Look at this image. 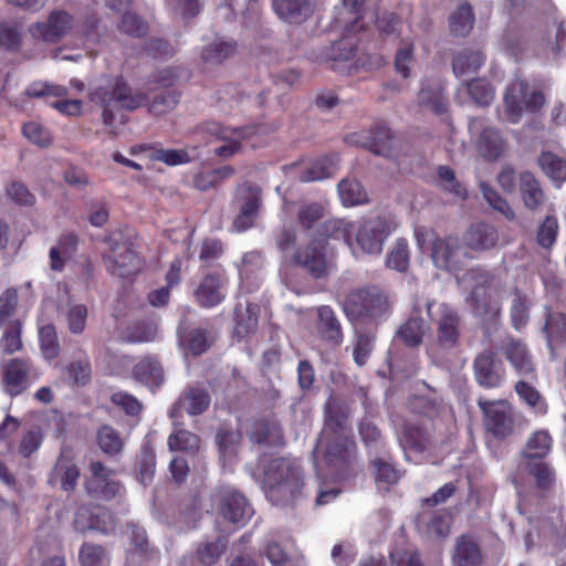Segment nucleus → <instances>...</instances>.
<instances>
[{
    "label": "nucleus",
    "instance_id": "obj_23",
    "mask_svg": "<svg viewBox=\"0 0 566 566\" xmlns=\"http://www.w3.org/2000/svg\"><path fill=\"white\" fill-rule=\"evenodd\" d=\"M500 352L518 375L528 376L535 373L532 354L522 339L511 336L504 338Z\"/></svg>",
    "mask_w": 566,
    "mask_h": 566
},
{
    "label": "nucleus",
    "instance_id": "obj_57",
    "mask_svg": "<svg viewBox=\"0 0 566 566\" xmlns=\"http://www.w3.org/2000/svg\"><path fill=\"white\" fill-rule=\"evenodd\" d=\"M182 343L192 356H199L210 348L212 340L209 339V333L206 328L196 327L189 329L182 336Z\"/></svg>",
    "mask_w": 566,
    "mask_h": 566
},
{
    "label": "nucleus",
    "instance_id": "obj_24",
    "mask_svg": "<svg viewBox=\"0 0 566 566\" xmlns=\"http://www.w3.org/2000/svg\"><path fill=\"white\" fill-rule=\"evenodd\" d=\"M248 438L253 444L269 447H281L284 444L281 424L275 419L270 418L254 420L248 430Z\"/></svg>",
    "mask_w": 566,
    "mask_h": 566
},
{
    "label": "nucleus",
    "instance_id": "obj_38",
    "mask_svg": "<svg viewBox=\"0 0 566 566\" xmlns=\"http://www.w3.org/2000/svg\"><path fill=\"white\" fill-rule=\"evenodd\" d=\"M485 61L484 54L479 50H462L452 59V70L457 76L476 73Z\"/></svg>",
    "mask_w": 566,
    "mask_h": 566
},
{
    "label": "nucleus",
    "instance_id": "obj_13",
    "mask_svg": "<svg viewBox=\"0 0 566 566\" xmlns=\"http://www.w3.org/2000/svg\"><path fill=\"white\" fill-rule=\"evenodd\" d=\"M73 527L76 532L82 534L98 532L108 535L115 532L116 518L105 506L84 503L81 504L74 513Z\"/></svg>",
    "mask_w": 566,
    "mask_h": 566
},
{
    "label": "nucleus",
    "instance_id": "obj_48",
    "mask_svg": "<svg viewBox=\"0 0 566 566\" xmlns=\"http://www.w3.org/2000/svg\"><path fill=\"white\" fill-rule=\"evenodd\" d=\"M410 411L421 418L434 420L439 418L446 410L442 400L430 398L427 396H415L409 401Z\"/></svg>",
    "mask_w": 566,
    "mask_h": 566
},
{
    "label": "nucleus",
    "instance_id": "obj_1",
    "mask_svg": "<svg viewBox=\"0 0 566 566\" xmlns=\"http://www.w3.org/2000/svg\"><path fill=\"white\" fill-rule=\"evenodd\" d=\"M275 244L292 266L304 270L314 279L326 277L333 266L327 240L312 238L305 245H297L294 226H282L275 235Z\"/></svg>",
    "mask_w": 566,
    "mask_h": 566
},
{
    "label": "nucleus",
    "instance_id": "obj_17",
    "mask_svg": "<svg viewBox=\"0 0 566 566\" xmlns=\"http://www.w3.org/2000/svg\"><path fill=\"white\" fill-rule=\"evenodd\" d=\"M91 475L86 478L84 488L90 495L111 501L116 497L123 485L111 478L113 471L101 461L90 463Z\"/></svg>",
    "mask_w": 566,
    "mask_h": 566
},
{
    "label": "nucleus",
    "instance_id": "obj_64",
    "mask_svg": "<svg viewBox=\"0 0 566 566\" xmlns=\"http://www.w3.org/2000/svg\"><path fill=\"white\" fill-rule=\"evenodd\" d=\"M544 331L549 342H565L566 315L559 312L547 311Z\"/></svg>",
    "mask_w": 566,
    "mask_h": 566
},
{
    "label": "nucleus",
    "instance_id": "obj_42",
    "mask_svg": "<svg viewBox=\"0 0 566 566\" xmlns=\"http://www.w3.org/2000/svg\"><path fill=\"white\" fill-rule=\"evenodd\" d=\"M356 223L346 219L327 220L322 226V234L326 239L343 240L348 247L353 248Z\"/></svg>",
    "mask_w": 566,
    "mask_h": 566
},
{
    "label": "nucleus",
    "instance_id": "obj_28",
    "mask_svg": "<svg viewBox=\"0 0 566 566\" xmlns=\"http://www.w3.org/2000/svg\"><path fill=\"white\" fill-rule=\"evenodd\" d=\"M349 417L350 409L345 402L337 399L328 401L324 409L325 436L348 434L352 431Z\"/></svg>",
    "mask_w": 566,
    "mask_h": 566
},
{
    "label": "nucleus",
    "instance_id": "obj_58",
    "mask_svg": "<svg viewBox=\"0 0 566 566\" xmlns=\"http://www.w3.org/2000/svg\"><path fill=\"white\" fill-rule=\"evenodd\" d=\"M325 217V207L319 202H307L300 206L296 214L297 223L304 230L314 229Z\"/></svg>",
    "mask_w": 566,
    "mask_h": 566
},
{
    "label": "nucleus",
    "instance_id": "obj_3",
    "mask_svg": "<svg viewBox=\"0 0 566 566\" xmlns=\"http://www.w3.org/2000/svg\"><path fill=\"white\" fill-rule=\"evenodd\" d=\"M468 275L473 282L472 290L465 298L471 313L483 323H495L502 312L501 281L494 272L481 266L472 268Z\"/></svg>",
    "mask_w": 566,
    "mask_h": 566
},
{
    "label": "nucleus",
    "instance_id": "obj_29",
    "mask_svg": "<svg viewBox=\"0 0 566 566\" xmlns=\"http://www.w3.org/2000/svg\"><path fill=\"white\" fill-rule=\"evenodd\" d=\"M499 239L497 229L485 222L472 224L463 235L465 247L478 252L495 248Z\"/></svg>",
    "mask_w": 566,
    "mask_h": 566
},
{
    "label": "nucleus",
    "instance_id": "obj_5",
    "mask_svg": "<svg viewBox=\"0 0 566 566\" xmlns=\"http://www.w3.org/2000/svg\"><path fill=\"white\" fill-rule=\"evenodd\" d=\"M391 304L385 291L378 286L352 290L345 298L343 310L352 322H374L390 313Z\"/></svg>",
    "mask_w": 566,
    "mask_h": 566
},
{
    "label": "nucleus",
    "instance_id": "obj_37",
    "mask_svg": "<svg viewBox=\"0 0 566 566\" xmlns=\"http://www.w3.org/2000/svg\"><path fill=\"white\" fill-rule=\"evenodd\" d=\"M520 192L524 206L531 211L537 210L545 200L539 181L530 171L520 175Z\"/></svg>",
    "mask_w": 566,
    "mask_h": 566
},
{
    "label": "nucleus",
    "instance_id": "obj_2",
    "mask_svg": "<svg viewBox=\"0 0 566 566\" xmlns=\"http://www.w3.org/2000/svg\"><path fill=\"white\" fill-rule=\"evenodd\" d=\"M263 484L265 495L273 504H287L302 493V469L290 458H274L263 468Z\"/></svg>",
    "mask_w": 566,
    "mask_h": 566
},
{
    "label": "nucleus",
    "instance_id": "obj_59",
    "mask_svg": "<svg viewBox=\"0 0 566 566\" xmlns=\"http://www.w3.org/2000/svg\"><path fill=\"white\" fill-rule=\"evenodd\" d=\"M527 472L535 480L537 489L542 491H548L555 483V472L551 465L541 461H528L526 464Z\"/></svg>",
    "mask_w": 566,
    "mask_h": 566
},
{
    "label": "nucleus",
    "instance_id": "obj_4",
    "mask_svg": "<svg viewBox=\"0 0 566 566\" xmlns=\"http://www.w3.org/2000/svg\"><path fill=\"white\" fill-rule=\"evenodd\" d=\"M323 461L335 481H347L360 471L358 447L350 430L348 434L325 436Z\"/></svg>",
    "mask_w": 566,
    "mask_h": 566
},
{
    "label": "nucleus",
    "instance_id": "obj_11",
    "mask_svg": "<svg viewBox=\"0 0 566 566\" xmlns=\"http://www.w3.org/2000/svg\"><path fill=\"white\" fill-rule=\"evenodd\" d=\"M41 377V370L29 357L9 359L3 366L2 388L11 398L27 391Z\"/></svg>",
    "mask_w": 566,
    "mask_h": 566
},
{
    "label": "nucleus",
    "instance_id": "obj_46",
    "mask_svg": "<svg viewBox=\"0 0 566 566\" xmlns=\"http://www.w3.org/2000/svg\"><path fill=\"white\" fill-rule=\"evenodd\" d=\"M80 566H111V556L101 544L84 542L78 549Z\"/></svg>",
    "mask_w": 566,
    "mask_h": 566
},
{
    "label": "nucleus",
    "instance_id": "obj_18",
    "mask_svg": "<svg viewBox=\"0 0 566 566\" xmlns=\"http://www.w3.org/2000/svg\"><path fill=\"white\" fill-rule=\"evenodd\" d=\"M238 200L241 207L232 226L237 232H243L254 226L262 201L261 189L252 182H244L238 188Z\"/></svg>",
    "mask_w": 566,
    "mask_h": 566
},
{
    "label": "nucleus",
    "instance_id": "obj_43",
    "mask_svg": "<svg viewBox=\"0 0 566 566\" xmlns=\"http://www.w3.org/2000/svg\"><path fill=\"white\" fill-rule=\"evenodd\" d=\"M426 333V323L421 317H409L397 331V337L410 348L422 344Z\"/></svg>",
    "mask_w": 566,
    "mask_h": 566
},
{
    "label": "nucleus",
    "instance_id": "obj_61",
    "mask_svg": "<svg viewBox=\"0 0 566 566\" xmlns=\"http://www.w3.org/2000/svg\"><path fill=\"white\" fill-rule=\"evenodd\" d=\"M416 61L415 45L412 42H401V45L396 52L394 66L397 74L402 78H408L411 75V66Z\"/></svg>",
    "mask_w": 566,
    "mask_h": 566
},
{
    "label": "nucleus",
    "instance_id": "obj_25",
    "mask_svg": "<svg viewBox=\"0 0 566 566\" xmlns=\"http://www.w3.org/2000/svg\"><path fill=\"white\" fill-rule=\"evenodd\" d=\"M399 440L403 449L422 453L431 448L433 436L431 429L424 424L406 420L401 427Z\"/></svg>",
    "mask_w": 566,
    "mask_h": 566
},
{
    "label": "nucleus",
    "instance_id": "obj_15",
    "mask_svg": "<svg viewBox=\"0 0 566 566\" xmlns=\"http://www.w3.org/2000/svg\"><path fill=\"white\" fill-rule=\"evenodd\" d=\"M74 18L64 10L52 11L45 22L30 25L33 38L46 43H59L73 28Z\"/></svg>",
    "mask_w": 566,
    "mask_h": 566
},
{
    "label": "nucleus",
    "instance_id": "obj_9",
    "mask_svg": "<svg viewBox=\"0 0 566 566\" xmlns=\"http://www.w3.org/2000/svg\"><path fill=\"white\" fill-rule=\"evenodd\" d=\"M88 98L92 103L102 107L115 105L128 112H133L147 103V95L134 91L123 75L115 76L108 86L94 88Z\"/></svg>",
    "mask_w": 566,
    "mask_h": 566
},
{
    "label": "nucleus",
    "instance_id": "obj_34",
    "mask_svg": "<svg viewBox=\"0 0 566 566\" xmlns=\"http://www.w3.org/2000/svg\"><path fill=\"white\" fill-rule=\"evenodd\" d=\"M318 332L322 338L333 345H340L344 340L340 322L329 305H322L317 308Z\"/></svg>",
    "mask_w": 566,
    "mask_h": 566
},
{
    "label": "nucleus",
    "instance_id": "obj_22",
    "mask_svg": "<svg viewBox=\"0 0 566 566\" xmlns=\"http://www.w3.org/2000/svg\"><path fill=\"white\" fill-rule=\"evenodd\" d=\"M463 254V247L457 237H438L432 241L431 258L437 268L457 271L461 266Z\"/></svg>",
    "mask_w": 566,
    "mask_h": 566
},
{
    "label": "nucleus",
    "instance_id": "obj_63",
    "mask_svg": "<svg viewBox=\"0 0 566 566\" xmlns=\"http://www.w3.org/2000/svg\"><path fill=\"white\" fill-rule=\"evenodd\" d=\"M559 231L558 220L555 216H546L538 224L536 242L543 249H551L557 239Z\"/></svg>",
    "mask_w": 566,
    "mask_h": 566
},
{
    "label": "nucleus",
    "instance_id": "obj_33",
    "mask_svg": "<svg viewBox=\"0 0 566 566\" xmlns=\"http://www.w3.org/2000/svg\"><path fill=\"white\" fill-rule=\"evenodd\" d=\"M81 471L73 458L63 450L52 471V478L59 480L60 486L65 492H72L77 485Z\"/></svg>",
    "mask_w": 566,
    "mask_h": 566
},
{
    "label": "nucleus",
    "instance_id": "obj_49",
    "mask_svg": "<svg viewBox=\"0 0 566 566\" xmlns=\"http://www.w3.org/2000/svg\"><path fill=\"white\" fill-rule=\"evenodd\" d=\"M357 50V39L353 35H346L331 43L322 56L326 61H349L355 56Z\"/></svg>",
    "mask_w": 566,
    "mask_h": 566
},
{
    "label": "nucleus",
    "instance_id": "obj_56",
    "mask_svg": "<svg viewBox=\"0 0 566 566\" xmlns=\"http://www.w3.org/2000/svg\"><path fill=\"white\" fill-rule=\"evenodd\" d=\"M96 439L102 451L109 455L120 453L124 448L119 432L109 424H103L97 430Z\"/></svg>",
    "mask_w": 566,
    "mask_h": 566
},
{
    "label": "nucleus",
    "instance_id": "obj_8",
    "mask_svg": "<svg viewBox=\"0 0 566 566\" xmlns=\"http://www.w3.org/2000/svg\"><path fill=\"white\" fill-rule=\"evenodd\" d=\"M503 103L507 120L517 124L524 112L538 113L545 104V96L541 90L531 85L526 80L515 78L506 87Z\"/></svg>",
    "mask_w": 566,
    "mask_h": 566
},
{
    "label": "nucleus",
    "instance_id": "obj_27",
    "mask_svg": "<svg viewBox=\"0 0 566 566\" xmlns=\"http://www.w3.org/2000/svg\"><path fill=\"white\" fill-rule=\"evenodd\" d=\"M210 402L211 397L205 388H187L174 403L170 411V417H177V415L182 410H185L190 416L201 415L209 408Z\"/></svg>",
    "mask_w": 566,
    "mask_h": 566
},
{
    "label": "nucleus",
    "instance_id": "obj_26",
    "mask_svg": "<svg viewBox=\"0 0 566 566\" xmlns=\"http://www.w3.org/2000/svg\"><path fill=\"white\" fill-rule=\"evenodd\" d=\"M452 566H481L483 553L480 543L472 534L460 535L451 554Z\"/></svg>",
    "mask_w": 566,
    "mask_h": 566
},
{
    "label": "nucleus",
    "instance_id": "obj_16",
    "mask_svg": "<svg viewBox=\"0 0 566 566\" xmlns=\"http://www.w3.org/2000/svg\"><path fill=\"white\" fill-rule=\"evenodd\" d=\"M476 382L488 389L497 388L505 377V367L493 349H484L473 360Z\"/></svg>",
    "mask_w": 566,
    "mask_h": 566
},
{
    "label": "nucleus",
    "instance_id": "obj_32",
    "mask_svg": "<svg viewBox=\"0 0 566 566\" xmlns=\"http://www.w3.org/2000/svg\"><path fill=\"white\" fill-rule=\"evenodd\" d=\"M476 147L485 160L496 161L505 154L507 143L497 128L484 127L479 135Z\"/></svg>",
    "mask_w": 566,
    "mask_h": 566
},
{
    "label": "nucleus",
    "instance_id": "obj_20",
    "mask_svg": "<svg viewBox=\"0 0 566 566\" xmlns=\"http://www.w3.org/2000/svg\"><path fill=\"white\" fill-rule=\"evenodd\" d=\"M227 284L228 277L224 269L205 274L193 293L196 302L203 308L218 306L226 298L222 290Z\"/></svg>",
    "mask_w": 566,
    "mask_h": 566
},
{
    "label": "nucleus",
    "instance_id": "obj_35",
    "mask_svg": "<svg viewBox=\"0 0 566 566\" xmlns=\"http://www.w3.org/2000/svg\"><path fill=\"white\" fill-rule=\"evenodd\" d=\"M418 103L430 108L436 115H443L448 112L449 102L444 88L441 85L432 84L429 81L421 83L418 92Z\"/></svg>",
    "mask_w": 566,
    "mask_h": 566
},
{
    "label": "nucleus",
    "instance_id": "obj_10",
    "mask_svg": "<svg viewBox=\"0 0 566 566\" xmlns=\"http://www.w3.org/2000/svg\"><path fill=\"white\" fill-rule=\"evenodd\" d=\"M478 406L482 412L486 434L503 441L513 434L515 418L512 405L507 400H485L480 398Z\"/></svg>",
    "mask_w": 566,
    "mask_h": 566
},
{
    "label": "nucleus",
    "instance_id": "obj_12",
    "mask_svg": "<svg viewBox=\"0 0 566 566\" xmlns=\"http://www.w3.org/2000/svg\"><path fill=\"white\" fill-rule=\"evenodd\" d=\"M396 224L390 216H376L356 223L354 241L368 254H380L384 243L395 230Z\"/></svg>",
    "mask_w": 566,
    "mask_h": 566
},
{
    "label": "nucleus",
    "instance_id": "obj_7",
    "mask_svg": "<svg viewBox=\"0 0 566 566\" xmlns=\"http://www.w3.org/2000/svg\"><path fill=\"white\" fill-rule=\"evenodd\" d=\"M427 313L434 326L432 347L444 353L458 347L464 325L459 311L448 303H428Z\"/></svg>",
    "mask_w": 566,
    "mask_h": 566
},
{
    "label": "nucleus",
    "instance_id": "obj_44",
    "mask_svg": "<svg viewBox=\"0 0 566 566\" xmlns=\"http://www.w3.org/2000/svg\"><path fill=\"white\" fill-rule=\"evenodd\" d=\"M339 198L345 207L366 203L368 196L363 185L355 178H344L338 184Z\"/></svg>",
    "mask_w": 566,
    "mask_h": 566
},
{
    "label": "nucleus",
    "instance_id": "obj_51",
    "mask_svg": "<svg viewBox=\"0 0 566 566\" xmlns=\"http://www.w3.org/2000/svg\"><path fill=\"white\" fill-rule=\"evenodd\" d=\"M552 449V437L547 431L534 432L523 451V457L528 461H541L547 457Z\"/></svg>",
    "mask_w": 566,
    "mask_h": 566
},
{
    "label": "nucleus",
    "instance_id": "obj_40",
    "mask_svg": "<svg viewBox=\"0 0 566 566\" xmlns=\"http://www.w3.org/2000/svg\"><path fill=\"white\" fill-rule=\"evenodd\" d=\"M242 434L239 430H234L227 424H221L216 434V442L220 458L226 462L234 457L238 452Z\"/></svg>",
    "mask_w": 566,
    "mask_h": 566
},
{
    "label": "nucleus",
    "instance_id": "obj_52",
    "mask_svg": "<svg viewBox=\"0 0 566 566\" xmlns=\"http://www.w3.org/2000/svg\"><path fill=\"white\" fill-rule=\"evenodd\" d=\"M170 451L196 453L200 448V438L186 429H175L168 437Z\"/></svg>",
    "mask_w": 566,
    "mask_h": 566
},
{
    "label": "nucleus",
    "instance_id": "obj_31",
    "mask_svg": "<svg viewBox=\"0 0 566 566\" xmlns=\"http://www.w3.org/2000/svg\"><path fill=\"white\" fill-rule=\"evenodd\" d=\"M80 237L75 232L63 233L57 239V244L49 251L50 269L54 272H62L67 259H71L77 251Z\"/></svg>",
    "mask_w": 566,
    "mask_h": 566
},
{
    "label": "nucleus",
    "instance_id": "obj_30",
    "mask_svg": "<svg viewBox=\"0 0 566 566\" xmlns=\"http://www.w3.org/2000/svg\"><path fill=\"white\" fill-rule=\"evenodd\" d=\"M276 15L289 23H301L314 11L313 0H272Z\"/></svg>",
    "mask_w": 566,
    "mask_h": 566
},
{
    "label": "nucleus",
    "instance_id": "obj_21",
    "mask_svg": "<svg viewBox=\"0 0 566 566\" xmlns=\"http://www.w3.org/2000/svg\"><path fill=\"white\" fill-rule=\"evenodd\" d=\"M207 130L214 135L217 139L226 142L224 145L216 147L213 153L216 156L220 158H230L241 149V142L248 138L251 134H254L256 127L247 126V127H235L229 128L221 126L217 123H212L209 125Z\"/></svg>",
    "mask_w": 566,
    "mask_h": 566
},
{
    "label": "nucleus",
    "instance_id": "obj_60",
    "mask_svg": "<svg viewBox=\"0 0 566 566\" xmlns=\"http://www.w3.org/2000/svg\"><path fill=\"white\" fill-rule=\"evenodd\" d=\"M39 344L45 359L52 360L60 355V344L54 325L48 324L39 329Z\"/></svg>",
    "mask_w": 566,
    "mask_h": 566
},
{
    "label": "nucleus",
    "instance_id": "obj_19",
    "mask_svg": "<svg viewBox=\"0 0 566 566\" xmlns=\"http://www.w3.org/2000/svg\"><path fill=\"white\" fill-rule=\"evenodd\" d=\"M219 512L224 520L243 526L248 523L253 514L247 497L234 489H221L218 492Z\"/></svg>",
    "mask_w": 566,
    "mask_h": 566
},
{
    "label": "nucleus",
    "instance_id": "obj_39",
    "mask_svg": "<svg viewBox=\"0 0 566 566\" xmlns=\"http://www.w3.org/2000/svg\"><path fill=\"white\" fill-rule=\"evenodd\" d=\"M156 471V453L150 444L146 442L143 444L135 464V472L137 480L143 485H148L153 482Z\"/></svg>",
    "mask_w": 566,
    "mask_h": 566
},
{
    "label": "nucleus",
    "instance_id": "obj_54",
    "mask_svg": "<svg viewBox=\"0 0 566 566\" xmlns=\"http://www.w3.org/2000/svg\"><path fill=\"white\" fill-rule=\"evenodd\" d=\"M543 172L554 182L566 181V161L552 151H543L538 157Z\"/></svg>",
    "mask_w": 566,
    "mask_h": 566
},
{
    "label": "nucleus",
    "instance_id": "obj_45",
    "mask_svg": "<svg viewBox=\"0 0 566 566\" xmlns=\"http://www.w3.org/2000/svg\"><path fill=\"white\" fill-rule=\"evenodd\" d=\"M228 542L223 537L214 541L200 542L195 551L196 558L203 566H212L219 562L227 549Z\"/></svg>",
    "mask_w": 566,
    "mask_h": 566
},
{
    "label": "nucleus",
    "instance_id": "obj_36",
    "mask_svg": "<svg viewBox=\"0 0 566 566\" xmlns=\"http://www.w3.org/2000/svg\"><path fill=\"white\" fill-rule=\"evenodd\" d=\"M133 376L148 387L158 388L164 381V369L158 359L144 357L133 367Z\"/></svg>",
    "mask_w": 566,
    "mask_h": 566
},
{
    "label": "nucleus",
    "instance_id": "obj_50",
    "mask_svg": "<svg viewBox=\"0 0 566 566\" xmlns=\"http://www.w3.org/2000/svg\"><path fill=\"white\" fill-rule=\"evenodd\" d=\"M475 17L469 3L460 4L449 18L450 31L455 36H467L473 29Z\"/></svg>",
    "mask_w": 566,
    "mask_h": 566
},
{
    "label": "nucleus",
    "instance_id": "obj_14",
    "mask_svg": "<svg viewBox=\"0 0 566 566\" xmlns=\"http://www.w3.org/2000/svg\"><path fill=\"white\" fill-rule=\"evenodd\" d=\"M345 142L370 153L391 158L396 146V137L385 123H377L367 132L354 133L345 137Z\"/></svg>",
    "mask_w": 566,
    "mask_h": 566
},
{
    "label": "nucleus",
    "instance_id": "obj_41",
    "mask_svg": "<svg viewBox=\"0 0 566 566\" xmlns=\"http://www.w3.org/2000/svg\"><path fill=\"white\" fill-rule=\"evenodd\" d=\"M337 158L334 155H324L312 163V165L301 171L300 180L302 182H313L329 178L334 174Z\"/></svg>",
    "mask_w": 566,
    "mask_h": 566
},
{
    "label": "nucleus",
    "instance_id": "obj_55",
    "mask_svg": "<svg viewBox=\"0 0 566 566\" xmlns=\"http://www.w3.org/2000/svg\"><path fill=\"white\" fill-rule=\"evenodd\" d=\"M438 186L446 192L453 195L460 199H467L468 191L458 180L454 170L446 165L437 168Z\"/></svg>",
    "mask_w": 566,
    "mask_h": 566
},
{
    "label": "nucleus",
    "instance_id": "obj_62",
    "mask_svg": "<svg viewBox=\"0 0 566 566\" xmlns=\"http://www.w3.org/2000/svg\"><path fill=\"white\" fill-rule=\"evenodd\" d=\"M21 334L22 323L20 319H12L0 339V346L4 354L12 355L22 349Z\"/></svg>",
    "mask_w": 566,
    "mask_h": 566
},
{
    "label": "nucleus",
    "instance_id": "obj_6",
    "mask_svg": "<svg viewBox=\"0 0 566 566\" xmlns=\"http://www.w3.org/2000/svg\"><path fill=\"white\" fill-rule=\"evenodd\" d=\"M108 252L103 255L107 271L120 279L135 277L143 269L144 260L138 254L133 240L123 231L116 230L104 238Z\"/></svg>",
    "mask_w": 566,
    "mask_h": 566
},
{
    "label": "nucleus",
    "instance_id": "obj_47",
    "mask_svg": "<svg viewBox=\"0 0 566 566\" xmlns=\"http://www.w3.org/2000/svg\"><path fill=\"white\" fill-rule=\"evenodd\" d=\"M65 375L72 386L84 387L92 379V365L86 355L73 359L65 366Z\"/></svg>",
    "mask_w": 566,
    "mask_h": 566
},
{
    "label": "nucleus",
    "instance_id": "obj_53",
    "mask_svg": "<svg viewBox=\"0 0 566 566\" xmlns=\"http://www.w3.org/2000/svg\"><path fill=\"white\" fill-rule=\"evenodd\" d=\"M237 51L234 40L216 41L206 45L201 51V59L206 63L220 64L232 56Z\"/></svg>",
    "mask_w": 566,
    "mask_h": 566
}]
</instances>
